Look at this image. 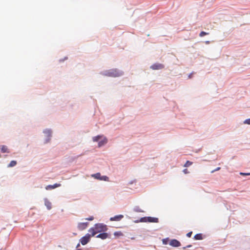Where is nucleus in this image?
Masks as SVG:
<instances>
[{
    "label": "nucleus",
    "mask_w": 250,
    "mask_h": 250,
    "mask_svg": "<svg viewBox=\"0 0 250 250\" xmlns=\"http://www.w3.org/2000/svg\"><path fill=\"white\" fill-rule=\"evenodd\" d=\"M107 229L106 225L102 224H97L95 225L94 228H90L89 229V232L91 233V236H93L96 234L101 232L105 231Z\"/></svg>",
    "instance_id": "1"
},
{
    "label": "nucleus",
    "mask_w": 250,
    "mask_h": 250,
    "mask_svg": "<svg viewBox=\"0 0 250 250\" xmlns=\"http://www.w3.org/2000/svg\"><path fill=\"white\" fill-rule=\"evenodd\" d=\"M92 140L94 142H98V146L101 147L107 142V140L105 137L103 135H98L93 137Z\"/></svg>",
    "instance_id": "2"
},
{
    "label": "nucleus",
    "mask_w": 250,
    "mask_h": 250,
    "mask_svg": "<svg viewBox=\"0 0 250 250\" xmlns=\"http://www.w3.org/2000/svg\"><path fill=\"white\" fill-rule=\"evenodd\" d=\"M107 75L109 76L116 77L121 76L122 75V72L117 69H111L107 72Z\"/></svg>",
    "instance_id": "3"
},
{
    "label": "nucleus",
    "mask_w": 250,
    "mask_h": 250,
    "mask_svg": "<svg viewBox=\"0 0 250 250\" xmlns=\"http://www.w3.org/2000/svg\"><path fill=\"white\" fill-rule=\"evenodd\" d=\"M142 222H148L153 223H158L159 221L158 218L156 217H143L141 219Z\"/></svg>",
    "instance_id": "4"
},
{
    "label": "nucleus",
    "mask_w": 250,
    "mask_h": 250,
    "mask_svg": "<svg viewBox=\"0 0 250 250\" xmlns=\"http://www.w3.org/2000/svg\"><path fill=\"white\" fill-rule=\"evenodd\" d=\"M90 235L87 234L85 236L83 237L81 240V243L83 245H86L90 240Z\"/></svg>",
    "instance_id": "5"
},
{
    "label": "nucleus",
    "mask_w": 250,
    "mask_h": 250,
    "mask_svg": "<svg viewBox=\"0 0 250 250\" xmlns=\"http://www.w3.org/2000/svg\"><path fill=\"white\" fill-rule=\"evenodd\" d=\"M169 245L172 247H178L181 246V243L176 239H172L169 242Z\"/></svg>",
    "instance_id": "6"
},
{
    "label": "nucleus",
    "mask_w": 250,
    "mask_h": 250,
    "mask_svg": "<svg viewBox=\"0 0 250 250\" xmlns=\"http://www.w3.org/2000/svg\"><path fill=\"white\" fill-rule=\"evenodd\" d=\"M124 218V215L122 214L116 215L114 217H111L110 220L111 221H119Z\"/></svg>",
    "instance_id": "7"
},
{
    "label": "nucleus",
    "mask_w": 250,
    "mask_h": 250,
    "mask_svg": "<svg viewBox=\"0 0 250 250\" xmlns=\"http://www.w3.org/2000/svg\"><path fill=\"white\" fill-rule=\"evenodd\" d=\"M88 225V223L87 222L80 223L78 225V228L79 230H82L85 229L87 228Z\"/></svg>",
    "instance_id": "8"
},
{
    "label": "nucleus",
    "mask_w": 250,
    "mask_h": 250,
    "mask_svg": "<svg viewBox=\"0 0 250 250\" xmlns=\"http://www.w3.org/2000/svg\"><path fill=\"white\" fill-rule=\"evenodd\" d=\"M164 67V65L160 63L154 64L151 66V68L153 70L161 69Z\"/></svg>",
    "instance_id": "9"
},
{
    "label": "nucleus",
    "mask_w": 250,
    "mask_h": 250,
    "mask_svg": "<svg viewBox=\"0 0 250 250\" xmlns=\"http://www.w3.org/2000/svg\"><path fill=\"white\" fill-rule=\"evenodd\" d=\"M61 186L60 184H55L53 185H48L45 187L46 190H50L59 187Z\"/></svg>",
    "instance_id": "10"
},
{
    "label": "nucleus",
    "mask_w": 250,
    "mask_h": 250,
    "mask_svg": "<svg viewBox=\"0 0 250 250\" xmlns=\"http://www.w3.org/2000/svg\"><path fill=\"white\" fill-rule=\"evenodd\" d=\"M108 235L107 233L104 232V233L99 234V235H98L97 236V237L100 238L102 239H105L106 238H107L108 237Z\"/></svg>",
    "instance_id": "11"
},
{
    "label": "nucleus",
    "mask_w": 250,
    "mask_h": 250,
    "mask_svg": "<svg viewBox=\"0 0 250 250\" xmlns=\"http://www.w3.org/2000/svg\"><path fill=\"white\" fill-rule=\"evenodd\" d=\"M44 204L48 209L50 210L52 208L51 203L47 199H45L44 200Z\"/></svg>",
    "instance_id": "12"
},
{
    "label": "nucleus",
    "mask_w": 250,
    "mask_h": 250,
    "mask_svg": "<svg viewBox=\"0 0 250 250\" xmlns=\"http://www.w3.org/2000/svg\"><path fill=\"white\" fill-rule=\"evenodd\" d=\"M194 239L196 240H200L203 239V235L201 233L196 234L194 236Z\"/></svg>",
    "instance_id": "13"
},
{
    "label": "nucleus",
    "mask_w": 250,
    "mask_h": 250,
    "mask_svg": "<svg viewBox=\"0 0 250 250\" xmlns=\"http://www.w3.org/2000/svg\"><path fill=\"white\" fill-rule=\"evenodd\" d=\"M43 132H44V133H45L46 134L47 137H48L49 138H50V137L51 136V130H50L49 129H46V130H45L43 131ZM49 140H50V138L48 139V140L46 142H47Z\"/></svg>",
    "instance_id": "14"
},
{
    "label": "nucleus",
    "mask_w": 250,
    "mask_h": 250,
    "mask_svg": "<svg viewBox=\"0 0 250 250\" xmlns=\"http://www.w3.org/2000/svg\"><path fill=\"white\" fill-rule=\"evenodd\" d=\"M1 152L3 153H9V151L7 146H2L1 148Z\"/></svg>",
    "instance_id": "15"
},
{
    "label": "nucleus",
    "mask_w": 250,
    "mask_h": 250,
    "mask_svg": "<svg viewBox=\"0 0 250 250\" xmlns=\"http://www.w3.org/2000/svg\"><path fill=\"white\" fill-rule=\"evenodd\" d=\"M91 176L95 179H98V180H100L101 179V174L100 173H97L96 174H92L91 175Z\"/></svg>",
    "instance_id": "16"
},
{
    "label": "nucleus",
    "mask_w": 250,
    "mask_h": 250,
    "mask_svg": "<svg viewBox=\"0 0 250 250\" xmlns=\"http://www.w3.org/2000/svg\"><path fill=\"white\" fill-rule=\"evenodd\" d=\"M17 164L16 161H12L10 164L8 165V167H12L15 166Z\"/></svg>",
    "instance_id": "17"
},
{
    "label": "nucleus",
    "mask_w": 250,
    "mask_h": 250,
    "mask_svg": "<svg viewBox=\"0 0 250 250\" xmlns=\"http://www.w3.org/2000/svg\"><path fill=\"white\" fill-rule=\"evenodd\" d=\"M100 180L108 181L109 178L106 176H101Z\"/></svg>",
    "instance_id": "18"
},
{
    "label": "nucleus",
    "mask_w": 250,
    "mask_h": 250,
    "mask_svg": "<svg viewBox=\"0 0 250 250\" xmlns=\"http://www.w3.org/2000/svg\"><path fill=\"white\" fill-rule=\"evenodd\" d=\"M208 34H209L208 33H207V32H205L204 31H202L200 33L199 36L200 37H203L204 36H205V35H208Z\"/></svg>",
    "instance_id": "19"
},
{
    "label": "nucleus",
    "mask_w": 250,
    "mask_h": 250,
    "mask_svg": "<svg viewBox=\"0 0 250 250\" xmlns=\"http://www.w3.org/2000/svg\"><path fill=\"white\" fill-rule=\"evenodd\" d=\"M191 164H192V162L188 161L184 165V167H189V166H190Z\"/></svg>",
    "instance_id": "20"
},
{
    "label": "nucleus",
    "mask_w": 250,
    "mask_h": 250,
    "mask_svg": "<svg viewBox=\"0 0 250 250\" xmlns=\"http://www.w3.org/2000/svg\"><path fill=\"white\" fill-rule=\"evenodd\" d=\"M114 234L115 236H122V235H123V233L121 231L115 232Z\"/></svg>",
    "instance_id": "21"
},
{
    "label": "nucleus",
    "mask_w": 250,
    "mask_h": 250,
    "mask_svg": "<svg viewBox=\"0 0 250 250\" xmlns=\"http://www.w3.org/2000/svg\"><path fill=\"white\" fill-rule=\"evenodd\" d=\"M168 238L164 239H163V243L165 245H167L168 242Z\"/></svg>",
    "instance_id": "22"
},
{
    "label": "nucleus",
    "mask_w": 250,
    "mask_h": 250,
    "mask_svg": "<svg viewBox=\"0 0 250 250\" xmlns=\"http://www.w3.org/2000/svg\"><path fill=\"white\" fill-rule=\"evenodd\" d=\"M244 123H245V124H247L250 125V119H247V120H246L244 121Z\"/></svg>",
    "instance_id": "23"
},
{
    "label": "nucleus",
    "mask_w": 250,
    "mask_h": 250,
    "mask_svg": "<svg viewBox=\"0 0 250 250\" xmlns=\"http://www.w3.org/2000/svg\"><path fill=\"white\" fill-rule=\"evenodd\" d=\"M85 219L88 221H92L94 219V217L93 216H90L88 218H86Z\"/></svg>",
    "instance_id": "24"
},
{
    "label": "nucleus",
    "mask_w": 250,
    "mask_h": 250,
    "mask_svg": "<svg viewBox=\"0 0 250 250\" xmlns=\"http://www.w3.org/2000/svg\"><path fill=\"white\" fill-rule=\"evenodd\" d=\"M192 234V231H190L189 232H188L187 234V236L188 237H190L191 235Z\"/></svg>",
    "instance_id": "25"
},
{
    "label": "nucleus",
    "mask_w": 250,
    "mask_h": 250,
    "mask_svg": "<svg viewBox=\"0 0 250 250\" xmlns=\"http://www.w3.org/2000/svg\"><path fill=\"white\" fill-rule=\"evenodd\" d=\"M240 174L242 175H250V173H242L241 172Z\"/></svg>",
    "instance_id": "26"
},
{
    "label": "nucleus",
    "mask_w": 250,
    "mask_h": 250,
    "mask_svg": "<svg viewBox=\"0 0 250 250\" xmlns=\"http://www.w3.org/2000/svg\"><path fill=\"white\" fill-rule=\"evenodd\" d=\"M183 172L185 174H187L188 173V171L187 168H186L183 170Z\"/></svg>",
    "instance_id": "27"
},
{
    "label": "nucleus",
    "mask_w": 250,
    "mask_h": 250,
    "mask_svg": "<svg viewBox=\"0 0 250 250\" xmlns=\"http://www.w3.org/2000/svg\"><path fill=\"white\" fill-rule=\"evenodd\" d=\"M220 169V167H217L216 169H214V170H212V171H211V173H213V172H214V171H215L219 170Z\"/></svg>",
    "instance_id": "28"
},
{
    "label": "nucleus",
    "mask_w": 250,
    "mask_h": 250,
    "mask_svg": "<svg viewBox=\"0 0 250 250\" xmlns=\"http://www.w3.org/2000/svg\"><path fill=\"white\" fill-rule=\"evenodd\" d=\"M191 246V245H188L187 246V247H190Z\"/></svg>",
    "instance_id": "29"
},
{
    "label": "nucleus",
    "mask_w": 250,
    "mask_h": 250,
    "mask_svg": "<svg viewBox=\"0 0 250 250\" xmlns=\"http://www.w3.org/2000/svg\"><path fill=\"white\" fill-rule=\"evenodd\" d=\"M79 246H80V244H78V245H77V247H78Z\"/></svg>",
    "instance_id": "30"
},
{
    "label": "nucleus",
    "mask_w": 250,
    "mask_h": 250,
    "mask_svg": "<svg viewBox=\"0 0 250 250\" xmlns=\"http://www.w3.org/2000/svg\"><path fill=\"white\" fill-rule=\"evenodd\" d=\"M206 43H209V42H208V41H207V42H206Z\"/></svg>",
    "instance_id": "31"
}]
</instances>
